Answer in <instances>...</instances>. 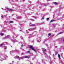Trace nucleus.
<instances>
[{
    "label": "nucleus",
    "instance_id": "18",
    "mask_svg": "<svg viewBox=\"0 0 64 64\" xmlns=\"http://www.w3.org/2000/svg\"><path fill=\"white\" fill-rule=\"evenodd\" d=\"M3 44H2L0 46V47H1V46H3Z\"/></svg>",
    "mask_w": 64,
    "mask_h": 64
},
{
    "label": "nucleus",
    "instance_id": "29",
    "mask_svg": "<svg viewBox=\"0 0 64 64\" xmlns=\"http://www.w3.org/2000/svg\"><path fill=\"white\" fill-rule=\"evenodd\" d=\"M44 19V18H42V19Z\"/></svg>",
    "mask_w": 64,
    "mask_h": 64
},
{
    "label": "nucleus",
    "instance_id": "24",
    "mask_svg": "<svg viewBox=\"0 0 64 64\" xmlns=\"http://www.w3.org/2000/svg\"><path fill=\"white\" fill-rule=\"evenodd\" d=\"M62 33H59L58 35H59V34H62Z\"/></svg>",
    "mask_w": 64,
    "mask_h": 64
},
{
    "label": "nucleus",
    "instance_id": "36",
    "mask_svg": "<svg viewBox=\"0 0 64 64\" xmlns=\"http://www.w3.org/2000/svg\"><path fill=\"white\" fill-rule=\"evenodd\" d=\"M16 51H17V50H16Z\"/></svg>",
    "mask_w": 64,
    "mask_h": 64
},
{
    "label": "nucleus",
    "instance_id": "8",
    "mask_svg": "<svg viewBox=\"0 0 64 64\" xmlns=\"http://www.w3.org/2000/svg\"><path fill=\"white\" fill-rule=\"evenodd\" d=\"M36 26V25L35 24H32L31 25V26Z\"/></svg>",
    "mask_w": 64,
    "mask_h": 64
},
{
    "label": "nucleus",
    "instance_id": "33",
    "mask_svg": "<svg viewBox=\"0 0 64 64\" xmlns=\"http://www.w3.org/2000/svg\"><path fill=\"white\" fill-rule=\"evenodd\" d=\"M22 47H23V46H22Z\"/></svg>",
    "mask_w": 64,
    "mask_h": 64
},
{
    "label": "nucleus",
    "instance_id": "28",
    "mask_svg": "<svg viewBox=\"0 0 64 64\" xmlns=\"http://www.w3.org/2000/svg\"><path fill=\"white\" fill-rule=\"evenodd\" d=\"M28 53H30V52H28Z\"/></svg>",
    "mask_w": 64,
    "mask_h": 64
},
{
    "label": "nucleus",
    "instance_id": "6",
    "mask_svg": "<svg viewBox=\"0 0 64 64\" xmlns=\"http://www.w3.org/2000/svg\"><path fill=\"white\" fill-rule=\"evenodd\" d=\"M10 36H8L6 37V38L7 39H8V38H10Z\"/></svg>",
    "mask_w": 64,
    "mask_h": 64
},
{
    "label": "nucleus",
    "instance_id": "11",
    "mask_svg": "<svg viewBox=\"0 0 64 64\" xmlns=\"http://www.w3.org/2000/svg\"><path fill=\"white\" fill-rule=\"evenodd\" d=\"M58 57L59 59H60V55L58 54Z\"/></svg>",
    "mask_w": 64,
    "mask_h": 64
},
{
    "label": "nucleus",
    "instance_id": "20",
    "mask_svg": "<svg viewBox=\"0 0 64 64\" xmlns=\"http://www.w3.org/2000/svg\"><path fill=\"white\" fill-rule=\"evenodd\" d=\"M30 20H31V21H34V20L33 19H30Z\"/></svg>",
    "mask_w": 64,
    "mask_h": 64
},
{
    "label": "nucleus",
    "instance_id": "12",
    "mask_svg": "<svg viewBox=\"0 0 64 64\" xmlns=\"http://www.w3.org/2000/svg\"><path fill=\"white\" fill-rule=\"evenodd\" d=\"M42 62L43 63L45 64V62H44V60H42Z\"/></svg>",
    "mask_w": 64,
    "mask_h": 64
},
{
    "label": "nucleus",
    "instance_id": "22",
    "mask_svg": "<svg viewBox=\"0 0 64 64\" xmlns=\"http://www.w3.org/2000/svg\"><path fill=\"white\" fill-rule=\"evenodd\" d=\"M3 15H2V16H1V17L2 18H4L3 17Z\"/></svg>",
    "mask_w": 64,
    "mask_h": 64
},
{
    "label": "nucleus",
    "instance_id": "21",
    "mask_svg": "<svg viewBox=\"0 0 64 64\" xmlns=\"http://www.w3.org/2000/svg\"><path fill=\"white\" fill-rule=\"evenodd\" d=\"M0 35H2V36H3L4 35V34H2V33L0 34Z\"/></svg>",
    "mask_w": 64,
    "mask_h": 64
},
{
    "label": "nucleus",
    "instance_id": "2",
    "mask_svg": "<svg viewBox=\"0 0 64 64\" xmlns=\"http://www.w3.org/2000/svg\"><path fill=\"white\" fill-rule=\"evenodd\" d=\"M35 28H34L32 29H30L28 30L29 31H33L34 30H35Z\"/></svg>",
    "mask_w": 64,
    "mask_h": 64
},
{
    "label": "nucleus",
    "instance_id": "1",
    "mask_svg": "<svg viewBox=\"0 0 64 64\" xmlns=\"http://www.w3.org/2000/svg\"><path fill=\"white\" fill-rule=\"evenodd\" d=\"M30 48H31L32 50H33L34 52H36V50H35L34 49V48H33V47L32 46H30Z\"/></svg>",
    "mask_w": 64,
    "mask_h": 64
},
{
    "label": "nucleus",
    "instance_id": "25",
    "mask_svg": "<svg viewBox=\"0 0 64 64\" xmlns=\"http://www.w3.org/2000/svg\"><path fill=\"white\" fill-rule=\"evenodd\" d=\"M22 55H24V54L23 53H22Z\"/></svg>",
    "mask_w": 64,
    "mask_h": 64
},
{
    "label": "nucleus",
    "instance_id": "4",
    "mask_svg": "<svg viewBox=\"0 0 64 64\" xmlns=\"http://www.w3.org/2000/svg\"><path fill=\"white\" fill-rule=\"evenodd\" d=\"M15 58H17L19 60H20V59H19V56H16L15 57Z\"/></svg>",
    "mask_w": 64,
    "mask_h": 64
},
{
    "label": "nucleus",
    "instance_id": "19",
    "mask_svg": "<svg viewBox=\"0 0 64 64\" xmlns=\"http://www.w3.org/2000/svg\"><path fill=\"white\" fill-rule=\"evenodd\" d=\"M49 18H47L46 20L47 21H48V20H49Z\"/></svg>",
    "mask_w": 64,
    "mask_h": 64
},
{
    "label": "nucleus",
    "instance_id": "9",
    "mask_svg": "<svg viewBox=\"0 0 64 64\" xmlns=\"http://www.w3.org/2000/svg\"><path fill=\"white\" fill-rule=\"evenodd\" d=\"M53 25L54 26V27H56V25H55V24H53Z\"/></svg>",
    "mask_w": 64,
    "mask_h": 64
},
{
    "label": "nucleus",
    "instance_id": "34",
    "mask_svg": "<svg viewBox=\"0 0 64 64\" xmlns=\"http://www.w3.org/2000/svg\"><path fill=\"white\" fill-rule=\"evenodd\" d=\"M45 6H47L46 5H45Z\"/></svg>",
    "mask_w": 64,
    "mask_h": 64
},
{
    "label": "nucleus",
    "instance_id": "7",
    "mask_svg": "<svg viewBox=\"0 0 64 64\" xmlns=\"http://www.w3.org/2000/svg\"><path fill=\"white\" fill-rule=\"evenodd\" d=\"M54 4H55L56 5H57V4H58V3L56 2H54Z\"/></svg>",
    "mask_w": 64,
    "mask_h": 64
},
{
    "label": "nucleus",
    "instance_id": "10",
    "mask_svg": "<svg viewBox=\"0 0 64 64\" xmlns=\"http://www.w3.org/2000/svg\"><path fill=\"white\" fill-rule=\"evenodd\" d=\"M53 21H55V20H52L51 21H50V22H53Z\"/></svg>",
    "mask_w": 64,
    "mask_h": 64
},
{
    "label": "nucleus",
    "instance_id": "3",
    "mask_svg": "<svg viewBox=\"0 0 64 64\" xmlns=\"http://www.w3.org/2000/svg\"><path fill=\"white\" fill-rule=\"evenodd\" d=\"M22 59L23 58H29V57H28V56H26L22 57Z\"/></svg>",
    "mask_w": 64,
    "mask_h": 64
},
{
    "label": "nucleus",
    "instance_id": "15",
    "mask_svg": "<svg viewBox=\"0 0 64 64\" xmlns=\"http://www.w3.org/2000/svg\"><path fill=\"white\" fill-rule=\"evenodd\" d=\"M45 56L46 57H48V56H47V55L46 54H45Z\"/></svg>",
    "mask_w": 64,
    "mask_h": 64
},
{
    "label": "nucleus",
    "instance_id": "17",
    "mask_svg": "<svg viewBox=\"0 0 64 64\" xmlns=\"http://www.w3.org/2000/svg\"><path fill=\"white\" fill-rule=\"evenodd\" d=\"M7 9L8 10H9V11H11V10L10 9H9L8 8H7Z\"/></svg>",
    "mask_w": 64,
    "mask_h": 64
},
{
    "label": "nucleus",
    "instance_id": "31",
    "mask_svg": "<svg viewBox=\"0 0 64 64\" xmlns=\"http://www.w3.org/2000/svg\"><path fill=\"white\" fill-rule=\"evenodd\" d=\"M63 41H64V39L63 40Z\"/></svg>",
    "mask_w": 64,
    "mask_h": 64
},
{
    "label": "nucleus",
    "instance_id": "32",
    "mask_svg": "<svg viewBox=\"0 0 64 64\" xmlns=\"http://www.w3.org/2000/svg\"><path fill=\"white\" fill-rule=\"evenodd\" d=\"M63 30H64V28L63 29Z\"/></svg>",
    "mask_w": 64,
    "mask_h": 64
},
{
    "label": "nucleus",
    "instance_id": "14",
    "mask_svg": "<svg viewBox=\"0 0 64 64\" xmlns=\"http://www.w3.org/2000/svg\"><path fill=\"white\" fill-rule=\"evenodd\" d=\"M14 38H16V35H14Z\"/></svg>",
    "mask_w": 64,
    "mask_h": 64
},
{
    "label": "nucleus",
    "instance_id": "35",
    "mask_svg": "<svg viewBox=\"0 0 64 64\" xmlns=\"http://www.w3.org/2000/svg\"><path fill=\"white\" fill-rule=\"evenodd\" d=\"M7 12V11H6V12Z\"/></svg>",
    "mask_w": 64,
    "mask_h": 64
},
{
    "label": "nucleus",
    "instance_id": "13",
    "mask_svg": "<svg viewBox=\"0 0 64 64\" xmlns=\"http://www.w3.org/2000/svg\"><path fill=\"white\" fill-rule=\"evenodd\" d=\"M29 36V37H32V35H30V36Z\"/></svg>",
    "mask_w": 64,
    "mask_h": 64
},
{
    "label": "nucleus",
    "instance_id": "23",
    "mask_svg": "<svg viewBox=\"0 0 64 64\" xmlns=\"http://www.w3.org/2000/svg\"><path fill=\"white\" fill-rule=\"evenodd\" d=\"M4 49H7V47H4Z\"/></svg>",
    "mask_w": 64,
    "mask_h": 64
},
{
    "label": "nucleus",
    "instance_id": "26",
    "mask_svg": "<svg viewBox=\"0 0 64 64\" xmlns=\"http://www.w3.org/2000/svg\"><path fill=\"white\" fill-rule=\"evenodd\" d=\"M49 36H51V34H49Z\"/></svg>",
    "mask_w": 64,
    "mask_h": 64
},
{
    "label": "nucleus",
    "instance_id": "30",
    "mask_svg": "<svg viewBox=\"0 0 64 64\" xmlns=\"http://www.w3.org/2000/svg\"><path fill=\"white\" fill-rule=\"evenodd\" d=\"M57 46H56L55 48H57Z\"/></svg>",
    "mask_w": 64,
    "mask_h": 64
},
{
    "label": "nucleus",
    "instance_id": "27",
    "mask_svg": "<svg viewBox=\"0 0 64 64\" xmlns=\"http://www.w3.org/2000/svg\"><path fill=\"white\" fill-rule=\"evenodd\" d=\"M63 27L64 28V25L63 26Z\"/></svg>",
    "mask_w": 64,
    "mask_h": 64
},
{
    "label": "nucleus",
    "instance_id": "5",
    "mask_svg": "<svg viewBox=\"0 0 64 64\" xmlns=\"http://www.w3.org/2000/svg\"><path fill=\"white\" fill-rule=\"evenodd\" d=\"M42 50L44 52H46V50L44 48L42 49Z\"/></svg>",
    "mask_w": 64,
    "mask_h": 64
},
{
    "label": "nucleus",
    "instance_id": "16",
    "mask_svg": "<svg viewBox=\"0 0 64 64\" xmlns=\"http://www.w3.org/2000/svg\"><path fill=\"white\" fill-rule=\"evenodd\" d=\"M10 23H13V22H12V21H10Z\"/></svg>",
    "mask_w": 64,
    "mask_h": 64
}]
</instances>
